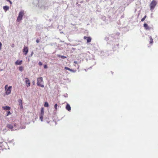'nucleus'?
Returning a JSON list of instances; mask_svg holds the SVG:
<instances>
[{
    "instance_id": "1",
    "label": "nucleus",
    "mask_w": 158,
    "mask_h": 158,
    "mask_svg": "<svg viewBox=\"0 0 158 158\" xmlns=\"http://www.w3.org/2000/svg\"><path fill=\"white\" fill-rule=\"evenodd\" d=\"M44 81L42 77H40L37 78V85L41 87H44V85L43 84Z\"/></svg>"
},
{
    "instance_id": "2",
    "label": "nucleus",
    "mask_w": 158,
    "mask_h": 158,
    "mask_svg": "<svg viewBox=\"0 0 158 158\" xmlns=\"http://www.w3.org/2000/svg\"><path fill=\"white\" fill-rule=\"evenodd\" d=\"M24 14L23 10L21 11L19 13V15L17 19V21L20 22L22 19V17Z\"/></svg>"
},
{
    "instance_id": "3",
    "label": "nucleus",
    "mask_w": 158,
    "mask_h": 158,
    "mask_svg": "<svg viewBox=\"0 0 158 158\" xmlns=\"http://www.w3.org/2000/svg\"><path fill=\"white\" fill-rule=\"evenodd\" d=\"M12 86H10L8 87V85H6L5 86V90L6 91V94L7 95L9 94L11 92Z\"/></svg>"
},
{
    "instance_id": "4",
    "label": "nucleus",
    "mask_w": 158,
    "mask_h": 158,
    "mask_svg": "<svg viewBox=\"0 0 158 158\" xmlns=\"http://www.w3.org/2000/svg\"><path fill=\"white\" fill-rule=\"evenodd\" d=\"M157 4V2L156 0H153L150 4V9L151 11H152L155 8Z\"/></svg>"
},
{
    "instance_id": "5",
    "label": "nucleus",
    "mask_w": 158,
    "mask_h": 158,
    "mask_svg": "<svg viewBox=\"0 0 158 158\" xmlns=\"http://www.w3.org/2000/svg\"><path fill=\"white\" fill-rule=\"evenodd\" d=\"M7 148V144L5 142H3L0 143V149L2 150L6 149Z\"/></svg>"
},
{
    "instance_id": "6",
    "label": "nucleus",
    "mask_w": 158,
    "mask_h": 158,
    "mask_svg": "<svg viewBox=\"0 0 158 158\" xmlns=\"http://www.w3.org/2000/svg\"><path fill=\"white\" fill-rule=\"evenodd\" d=\"M25 82L27 86V87L30 86V82L28 78H25Z\"/></svg>"
},
{
    "instance_id": "7",
    "label": "nucleus",
    "mask_w": 158,
    "mask_h": 158,
    "mask_svg": "<svg viewBox=\"0 0 158 158\" xmlns=\"http://www.w3.org/2000/svg\"><path fill=\"white\" fill-rule=\"evenodd\" d=\"M28 51V48L27 47H24L23 52L25 55H27Z\"/></svg>"
},
{
    "instance_id": "8",
    "label": "nucleus",
    "mask_w": 158,
    "mask_h": 158,
    "mask_svg": "<svg viewBox=\"0 0 158 158\" xmlns=\"http://www.w3.org/2000/svg\"><path fill=\"white\" fill-rule=\"evenodd\" d=\"M84 39L87 40V43H89L91 41V38L90 37H87L85 36L84 37Z\"/></svg>"
},
{
    "instance_id": "9",
    "label": "nucleus",
    "mask_w": 158,
    "mask_h": 158,
    "mask_svg": "<svg viewBox=\"0 0 158 158\" xmlns=\"http://www.w3.org/2000/svg\"><path fill=\"white\" fill-rule=\"evenodd\" d=\"M22 62L23 61L22 60H18L15 62V64L16 65H20L22 64Z\"/></svg>"
},
{
    "instance_id": "10",
    "label": "nucleus",
    "mask_w": 158,
    "mask_h": 158,
    "mask_svg": "<svg viewBox=\"0 0 158 158\" xmlns=\"http://www.w3.org/2000/svg\"><path fill=\"white\" fill-rule=\"evenodd\" d=\"M6 127L8 129L11 130V131H13L12 129L13 128V126L12 124H8L6 126Z\"/></svg>"
},
{
    "instance_id": "11",
    "label": "nucleus",
    "mask_w": 158,
    "mask_h": 158,
    "mask_svg": "<svg viewBox=\"0 0 158 158\" xmlns=\"http://www.w3.org/2000/svg\"><path fill=\"white\" fill-rule=\"evenodd\" d=\"M66 109L69 111H70L71 110V107H70V105L68 103L67 104V105H66Z\"/></svg>"
},
{
    "instance_id": "12",
    "label": "nucleus",
    "mask_w": 158,
    "mask_h": 158,
    "mask_svg": "<svg viewBox=\"0 0 158 158\" xmlns=\"http://www.w3.org/2000/svg\"><path fill=\"white\" fill-rule=\"evenodd\" d=\"M143 27L146 30H149L150 29V28L149 27L148 25L146 23L144 24Z\"/></svg>"
},
{
    "instance_id": "13",
    "label": "nucleus",
    "mask_w": 158,
    "mask_h": 158,
    "mask_svg": "<svg viewBox=\"0 0 158 158\" xmlns=\"http://www.w3.org/2000/svg\"><path fill=\"white\" fill-rule=\"evenodd\" d=\"M2 108L5 110H10V107H9L8 106H3L2 107Z\"/></svg>"
},
{
    "instance_id": "14",
    "label": "nucleus",
    "mask_w": 158,
    "mask_h": 158,
    "mask_svg": "<svg viewBox=\"0 0 158 158\" xmlns=\"http://www.w3.org/2000/svg\"><path fill=\"white\" fill-rule=\"evenodd\" d=\"M3 9L6 12L9 9V7L7 6H4L3 7Z\"/></svg>"
},
{
    "instance_id": "15",
    "label": "nucleus",
    "mask_w": 158,
    "mask_h": 158,
    "mask_svg": "<svg viewBox=\"0 0 158 158\" xmlns=\"http://www.w3.org/2000/svg\"><path fill=\"white\" fill-rule=\"evenodd\" d=\"M64 69L65 70H69L71 72H74V71L72 69H70V68H69L68 67H64Z\"/></svg>"
},
{
    "instance_id": "16",
    "label": "nucleus",
    "mask_w": 158,
    "mask_h": 158,
    "mask_svg": "<svg viewBox=\"0 0 158 158\" xmlns=\"http://www.w3.org/2000/svg\"><path fill=\"white\" fill-rule=\"evenodd\" d=\"M150 38V41H149V43L150 44H152L153 42V39L152 38L151 36H150L149 37Z\"/></svg>"
},
{
    "instance_id": "17",
    "label": "nucleus",
    "mask_w": 158,
    "mask_h": 158,
    "mask_svg": "<svg viewBox=\"0 0 158 158\" xmlns=\"http://www.w3.org/2000/svg\"><path fill=\"white\" fill-rule=\"evenodd\" d=\"M57 56L59 57H60L62 59H65L66 58V56H60V55H58Z\"/></svg>"
},
{
    "instance_id": "18",
    "label": "nucleus",
    "mask_w": 158,
    "mask_h": 158,
    "mask_svg": "<svg viewBox=\"0 0 158 158\" xmlns=\"http://www.w3.org/2000/svg\"><path fill=\"white\" fill-rule=\"evenodd\" d=\"M23 66H20L19 68V70L20 71L22 72L23 69Z\"/></svg>"
},
{
    "instance_id": "19",
    "label": "nucleus",
    "mask_w": 158,
    "mask_h": 158,
    "mask_svg": "<svg viewBox=\"0 0 158 158\" xmlns=\"http://www.w3.org/2000/svg\"><path fill=\"white\" fill-rule=\"evenodd\" d=\"M44 106L45 107H48L49 106L47 102H45L44 103Z\"/></svg>"
},
{
    "instance_id": "20",
    "label": "nucleus",
    "mask_w": 158,
    "mask_h": 158,
    "mask_svg": "<svg viewBox=\"0 0 158 158\" xmlns=\"http://www.w3.org/2000/svg\"><path fill=\"white\" fill-rule=\"evenodd\" d=\"M11 114V113H10V111H8L7 112V113L6 114V116H8L10 114Z\"/></svg>"
},
{
    "instance_id": "21",
    "label": "nucleus",
    "mask_w": 158,
    "mask_h": 158,
    "mask_svg": "<svg viewBox=\"0 0 158 158\" xmlns=\"http://www.w3.org/2000/svg\"><path fill=\"white\" fill-rule=\"evenodd\" d=\"M44 113V108L43 107H42L41 108V113Z\"/></svg>"
},
{
    "instance_id": "22",
    "label": "nucleus",
    "mask_w": 158,
    "mask_h": 158,
    "mask_svg": "<svg viewBox=\"0 0 158 158\" xmlns=\"http://www.w3.org/2000/svg\"><path fill=\"white\" fill-rule=\"evenodd\" d=\"M57 106H58V105H57V104H56L55 105L54 108H55V109L56 110H57Z\"/></svg>"
},
{
    "instance_id": "23",
    "label": "nucleus",
    "mask_w": 158,
    "mask_h": 158,
    "mask_svg": "<svg viewBox=\"0 0 158 158\" xmlns=\"http://www.w3.org/2000/svg\"><path fill=\"white\" fill-rule=\"evenodd\" d=\"M19 104H22V101L21 99H19Z\"/></svg>"
},
{
    "instance_id": "24",
    "label": "nucleus",
    "mask_w": 158,
    "mask_h": 158,
    "mask_svg": "<svg viewBox=\"0 0 158 158\" xmlns=\"http://www.w3.org/2000/svg\"><path fill=\"white\" fill-rule=\"evenodd\" d=\"M43 117L40 116V119L41 121H43Z\"/></svg>"
},
{
    "instance_id": "25",
    "label": "nucleus",
    "mask_w": 158,
    "mask_h": 158,
    "mask_svg": "<svg viewBox=\"0 0 158 158\" xmlns=\"http://www.w3.org/2000/svg\"><path fill=\"white\" fill-rule=\"evenodd\" d=\"M44 69H47L48 68V66H47V65L46 64H45V65H44Z\"/></svg>"
},
{
    "instance_id": "26",
    "label": "nucleus",
    "mask_w": 158,
    "mask_h": 158,
    "mask_svg": "<svg viewBox=\"0 0 158 158\" xmlns=\"http://www.w3.org/2000/svg\"><path fill=\"white\" fill-rule=\"evenodd\" d=\"M44 113H40V116H42V117H43L44 116Z\"/></svg>"
},
{
    "instance_id": "27",
    "label": "nucleus",
    "mask_w": 158,
    "mask_h": 158,
    "mask_svg": "<svg viewBox=\"0 0 158 158\" xmlns=\"http://www.w3.org/2000/svg\"><path fill=\"white\" fill-rule=\"evenodd\" d=\"M39 64L40 66H41L42 65V64L41 62H39Z\"/></svg>"
},
{
    "instance_id": "28",
    "label": "nucleus",
    "mask_w": 158,
    "mask_h": 158,
    "mask_svg": "<svg viewBox=\"0 0 158 158\" xmlns=\"http://www.w3.org/2000/svg\"><path fill=\"white\" fill-rule=\"evenodd\" d=\"M19 105L20 106L21 108H23V106L22 104H19Z\"/></svg>"
},
{
    "instance_id": "29",
    "label": "nucleus",
    "mask_w": 158,
    "mask_h": 158,
    "mask_svg": "<svg viewBox=\"0 0 158 158\" xmlns=\"http://www.w3.org/2000/svg\"><path fill=\"white\" fill-rule=\"evenodd\" d=\"M145 19H144V18H142L141 19V21L142 22H143Z\"/></svg>"
},
{
    "instance_id": "30",
    "label": "nucleus",
    "mask_w": 158,
    "mask_h": 158,
    "mask_svg": "<svg viewBox=\"0 0 158 158\" xmlns=\"http://www.w3.org/2000/svg\"><path fill=\"white\" fill-rule=\"evenodd\" d=\"M2 46V44L1 42H0V50L1 49V47Z\"/></svg>"
},
{
    "instance_id": "31",
    "label": "nucleus",
    "mask_w": 158,
    "mask_h": 158,
    "mask_svg": "<svg viewBox=\"0 0 158 158\" xmlns=\"http://www.w3.org/2000/svg\"><path fill=\"white\" fill-rule=\"evenodd\" d=\"M36 42L37 43H38L39 42V40L38 39H37L36 40Z\"/></svg>"
},
{
    "instance_id": "32",
    "label": "nucleus",
    "mask_w": 158,
    "mask_h": 158,
    "mask_svg": "<svg viewBox=\"0 0 158 158\" xmlns=\"http://www.w3.org/2000/svg\"><path fill=\"white\" fill-rule=\"evenodd\" d=\"M7 1L9 2H10V3L11 4H12V2H11L10 1V0H7Z\"/></svg>"
},
{
    "instance_id": "33",
    "label": "nucleus",
    "mask_w": 158,
    "mask_h": 158,
    "mask_svg": "<svg viewBox=\"0 0 158 158\" xmlns=\"http://www.w3.org/2000/svg\"><path fill=\"white\" fill-rule=\"evenodd\" d=\"M14 126L15 127H16V123H15L14 124Z\"/></svg>"
},
{
    "instance_id": "34",
    "label": "nucleus",
    "mask_w": 158,
    "mask_h": 158,
    "mask_svg": "<svg viewBox=\"0 0 158 158\" xmlns=\"http://www.w3.org/2000/svg\"><path fill=\"white\" fill-rule=\"evenodd\" d=\"M74 62L75 64H77V61H74Z\"/></svg>"
},
{
    "instance_id": "35",
    "label": "nucleus",
    "mask_w": 158,
    "mask_h": 158,
    "mask_svg": "<svg viewBox=\"0 0 158 158\" xmlns=\"http://www.w3.org/2000/svg\"><path fill=\"white\" fill-rule=\"evenodd\" d=\"M147 17L146 15H145L144 17V18L145 19V18Z\"/></svg>"
},
{
    "instance_id": "36",
    "label": "nucleus",
    "mask_w": 158,
    "mask_h": 158,
    "mask_svg": "<svg viewBox=\"0 0 158 158\" xmlns=\"http://www.w3.org/2000/svg\"><path fill=\"white\" fill-rule=\"evenodd\" d=\"M14 44H12V47H14Z\"/></svg>"
}]
</instances>
